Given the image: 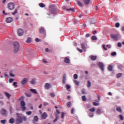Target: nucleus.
<instances>
[{"instance_id": "nucleus-1", "label": "nucleus", "mask_w": 124, "mask_h": 124, "mask_svg": "<svg viewBox=\"0 0 124 124\" xmlns=\"http://www.w3.org/2000/svg\"><path fill=\"white\" fill-rule=\"evenodd\" d=\"M13 47L14 53H18L20 49V44L18 42H15L13 44Z\"/></svg>"}, {"instance_id": "nucleus-2", "label": "nucleus", "mask_w": 124, "mask_h": 124, "mask_svg": "<svg viewBox=\"0 0 124 124\" xmlns=\"http://www.w3.org/2000/svg\"><path fill=\"white\" fill-rule=\"evenodd\" d=\"M17 118H16V123L17 124H21V123H23V118L22 117L20 116L19 113H16Z\"/></svg>"}, {"instance_id": "nucleus-3", "label": "nucleus", "mask_w": 124, "mask_h": 124, "mask_svg": "<svg viewBox=\"0 0 124 124\" xmlns=\"http://www.w3.org/2000/svg\"><path fill=\"white\" fill-rule=\"evenodd\" d=\"M81 42V46L82 49L83 50H86L87 49V43H86V40L82 39V41L80 42Z\"/></svg>"}, {"instance_id": "nucleus-4", "label": "nucleus", "mask_w": 124, "mask_h": 124, "mask_svg": "<svg viewBox=\"0 0 124 124\" xmlns=\"http://www.w3.org/2000/svg\"><path fill=\"white\" fill-rule=\"evenodd\" d=\"M15 8V5H14V3L10 2L8 4V8L10 10H13L14 8Z\"/></svg>"}, {"instance_id": "nucleus-5", "label": "nucleus", "mask_w": 124, "mask_h": 124, "mask_svg": "<svg viewBox=\"0 0 124 124\" xmlns=\"http://www.w3.org/2000/svg\"><path fill=\"white\" fill-rule=\"evenodd\" d=\"M20 105L21 106V108L23 111H25L26 110V103L24 101H21L20 102Z\"/></svg>"}, {"instance_id": "nucleus-6", "label": "nucleus", "mask_w": 124, "mask_h": 124, "mask_svg": "<svg viewBox=\"0 0 124 124\" xmlns=\"http://www.w3.org/2000/svg\"><path fill=\"white\" fill-rule=\"evenodd\" d=\"M17 34L18 36H22L24 34V31L22 29H19L17 30Z\"/></svg>"}, {"instance_id": "nucleus-7", "label": "nucleus", "mask_w": 124, "mask_h": 124, "mask_svg": "<svg viewBox=\"0 0 124 124\" xmlns=\"http://www.w3.org/2000/svg\"><path fill=\"white\" fill-rule=\"evenodd\" d=\"M49 8H50L52 14H56V8H55V6H54V5H51Z\"/></svg>"}, {"instance_id": "nucleus-8", "label": "nucleus", "mask_w": 124, "mask_h": 124, "mask_svg": "<svg viewBox=\"0 0 124 124\" xmlns=\"http://www.w3.org/2000/svg\"><path fill=\"white\" fill-rule=\"evenodd\" d=\"M110 36L111 37V38H113V39H114V40H118V38H119V34H111L110 35Z\"/></svg>"}, {"instance_id": "nucleus-9", "label": "nucleus", "mask_w": 124, "mask_h": 124, "mask_svg": "<svg viewBox=\"0 0 124 124\" xmlns=\"http://www.w3.org/2000/svg\"><path fill=\"white\" fill-rule=\"evenodd\" d=\"M13 18L11 17H7L5 19L6 23H11V22H13Z\"/></svg>"}, {"instance_id": "nucleus-10", "label": "nucleus", "mask_w": 124, "mask_h": 124, "mask_svg": "<svg viewBox=\"0 0 124 124\" xmlns=\"http://www.w3.org/2000/svg\"><path fill=\"white\" fill-rule=\"evenodd\" d=\"M63 9H64V11H72V12H74L75 11V10L73 8H69V9H66V7L63 6Z\"/></svg>"}, {"instance_id": "nucleus-11", "label": "nucleus", "mask_w": 124, "mask_h": 124, "mask_svg": "<svg viewBox=\"0 0 124 124\" xmlns=\"http://www.w3.org/2000/svg\"><path fill=\"white\" fill-rule=\"evenodd\" d=\"M98 65L99 66L100 68H101V70H102L103 71V70H104V66L103 65V63L100 62H98Z\"/></svg>"}, {"instance_id": "nucleus-12", "label": "nucleus", "mask_w": 124, "mask_h": 124, "mask_svg": "<svg viewBox=\"0 0 124 124\" xmlns=\"http://www.w3.org/2000/svg\"><path fill=\"white\" fill-rule=\"evenodd\" d=\"M28 78H24L23 80L21 81V83L22 85H25V84H27V83H28Z\"/></svg>"}, {"instance_id": "nucleus-13", "label": "nucleus", "mask_w": 124, "mask_h": 124, "mask_svg": "<svg viewBox=\"0 0 124 124\" xmlns=\"http://www.w3.org/2000/svg\"><path fill=\"white\" fill-rule=\"evenodd\" d=\"M64 62L65 63H70V60L67 57H65L64 59Z\"/></svg>"}, {"instance_id": "nucleus-14", "label": "nucleus", "mask_w": 124, "mask_h": 124, "mask_svg": "<svg viewBox=\"0 0 124 124\" xmlns=\"http://www.w3.org/2000/svg\"><path fill=\"white\" fill-rule=\"evenodd\" d=\"M47 117H48V115L47 114V113H46V112H44L42 115V119H43V120H45V119H46Z\"/></svg>"}, {"instance_id": "nucleus-15", "label": "nucleus", "mask_w": 124, "mask_h": 124, "mask_svg": "<svg viewBox=\"0 0 124 124\" xmlns=\"http://www.w3.org/2000/svg\"><path fill=\"white\" fill-rule=\"evenodd\" d=\"M90 60H92V61H95L97 57L96 56H94L93 55H91L89 57Z\"/></svg>"}, {"instance_id": "nucleus-16", "label": "nucleus", "mask_w": 124, "mask_h": 124, "mask_svg": "<svg viewBox=\"0 0 124 124\" xmlns=\"http://www.w3.org/2000/svg\"><path fill=\"white\" fill-rule=\"evenodd\" d=\"M0 113L3 116L5 115V114H6V110H5L4 108L2 109V110L0 111Z\"/></svg>"}, {"instance_id": "nucleus-17", "label": "nucleus", "mask_w": 124, "mask_h": 124, "mask_svg": "<svg viewBox=\"0 0 124 124\" xmlns=\"http://www.w3.org/2000/svg\"><path fill=\"white\" fill-rule=\"evenodd\" d=\"M51 87V85L50 84V83H46L45 85V88H46V90H48L49 89H50Z\"/></svg>"}, {"instance_id": "nucleus-18", "label": "nucleus", "mask_w": 124, "mask_h": 124, "mask_svg": "<svg viewBox=\"0 0 124 124\" xmlns=\"http://www.w3.org/2000/svg\"><path fill=\"white\" fill-rule=\"evenodd\" d=\"M83 2H84L85 4L87 5L88 4H90V1H91V0H83Z\"/></svg>"}, {"instance_id": "nucleus-19", "label": "nucleus", "mask_w": 124, "mask_h": 124, "mask_svg": "<svg viewBox=\"0 0 124 124\" xmlns=\"http://www.w3.org/2000/svg\"><path fill=\"white\" fill-rule=\"evenodd\" d=\"M89 23L91 25L92 24H94V23H95V20L93 19H91L89 20Z\"/></svg>"}, {"instance_id": "nucleus-20", "label": "nucleus", "mask_w": 124, "mask_h": 124, "mask_svg": "<svg viewBox=\"0 0 124 124\" xmlns=\"http://www.w3.org/2000/svg\"><path fill=\"white\" fill-rule=\"evenodd\" d=\"M65 87L67 91H68V92H70V85L67 84L65 85Z\"/></svg>"}, {"instance_id": "nucleus-21", "label": "nucleus", "mask_w": 124, "mask_h": 124, "mask_svg": "<svg viewBox=\"0 0 124 124\" xmlns=\"http://www.w3.org/2000/svg\"><path fill=\"white\" fill-rule=\"evenodd\" d=\"M4 94L6 95V96H7V97H8V99L10 98V97L11 96V95L7 92H5Z\"/></svg>"}, {"instance_id": "nucleus-22", "label": "nucleus", "mask_w": 124, "mask_h": 124, "mask_svg": "<svg viewBox=\"0 0 124 124\" xmlns=\"http://www.w3.org/2000/svg\"><path fill=\"white\" fill-rule=\"evenodd\" d=\"M27 43H31V38L28 37L26 40Z\"/></svg>"}, {"instance_id": "nucleus-23", "label": "nucleus", "mask_w": 124, "mask_h": 124, "mask_svg": "<svg viewBox=\"0 0 124 124\" xmlns=\"http://www.w3.org/2000/svg\"><path fill=\"white\" fill-rule=\"evenodd\" d=\"M9 75L10 77H15V75L12 74V71H10Z\"/></svg>"}, {"instance_id": "nucleus-24", "label": "nucleus", "mask_w": 124, "mask_h": 124, "mask_svg": "<svg viewBox=\"0 0 124 124\" xmlns=\"http://www.w3.org/2000/svg\"><path fill=\"white\" fill-rule=\"evenodd\" d=\"M30 91L32 93H37V92H36V90H35V89H30Z\"/></svg>"}, {"instance_id": "nucleus-25", "label": "nucleus", "mask_w": 124, "mask_h": 124, "mask_svg": "<svg viewBox=\"0 0 124 124\" xmlns=\"http://www.w3.org/2000/svg\"><path fill=\"white\" fill-rule=\"evenodd\" d=\"M25 94L27 96V97H31V93H26Z\"/></svg>"}, {"instance_id": "nucleus-26", "label": "nucleus", "mask_w": 124, "mask_h": 124, "mask_svg": "<svg viewBox=\"0 0 124 124\" xmlns=\"http://www.w3.org/2000/svg\"><path fill=\"white\" fill-rule=\"evenodd\" d=\"M34 122H38V116H35L34 117Z\"/></svg>"}, {"instance_id": "nucleus-27", "label": "nucleus", "mask_w": 124, "mask_h": 124, "mask_svg": "<svg viewBox=\"0 0 124 124\" xmlns=\"http://www.w3.org/2000/svg\"><path fill=\"white\" fill-rule=\"evenodd\" d=\"M10 124H14V119L13 118H11L9 120Z\"/></svg>"}, {"instance_id": "nucleus-28", "label": "nucleus", "mask_w": 124, "mask_h": 124, "mask_svg": "<svg viewBox=\"0 0 124 124\" xmlns=\"http://www.w3.org/2000/svg\"><path fill=\"white\" fill-rule=\"evenodd\" d=\"M31 84L32 85H34L35 84V79H33L30 82Z\"/></svg>"}, {"instance_id": "nucleus-29", "label": "nucleus", "mask_w": 124, "mask_h": 124, "mask_svg": "<svg viewBox=\"0 0 124 124\" xmlns=\"http://www.w3.org/2000/svg\"><path fill=\"white\" fill-rule=\"evenodd\" d=\"M116 110L117 111H118V112H120V113H122V108H121V107L117 108Z\"/></svg>"}, {"instance_id": "nucleus-30", "label": "nucleus", "mask_w": 124, "mask_h": 124, "mask_svg": "<svg viewBox=\"0 0 124 124\" xmlns=\"http://www.w3.org/2000/svg\"><path fill=\"white\" fill-rule=\"evenodd\" d=\"M108 69L109 71H112V69H113V66L112 65H109L108 67Z\"/></svg>"}, {"instance_id": "nucleus-31", "label": "nucleus", "mask_w": 124, "mask_h": 124, "mask_svg": "<svg viewBox=\"0 0 124 124\" xmlns=\"http://www.w3.org/2000/svg\"><path fill=\"white\" fill-rule=\"evenodd\" d=\"M18 13V10L17 9H15L14 12L12 13V15H15V14H17Z\"/></svg>"}, {"instance_id": "nucleus-32", "label": "nucleus", "mask_w": 124, "mask_h": 124, "mask_svg": "<svg viewBox=\"0 0 124 124\" xmlns=\"http://www.w3.org/2000/svg\"><path fill=\"white\" fill-rule=\"evenodd\" d=\"M39 31L40 33H43L44 32V29L43 28L39 29Z\"/></svg>"}, {"instance_id": "nucleus-33", "label": "nucleus", "mask_w": 124, "mask_h": 124, "mask_svg": "<svg viewBox=\"0 0 124 124\" xmlns=\"http://www.w3.org/2000/svg\"><path fill=\"white\" fill-rule=\"evenodd\" d=\"M82 99L83 101H86V100H87V98H86V96L85 95H83L82 96Z\"/></svg>"}, {"instance_id": "nucleus-34", "label": "nucleus", "mask_w": 124, "mask_h": 124, "mask_svg": "<svg viewBox=\"0 0 124 124\" xmlns=\"http://www.w3.org/2000/svg\"><path fill=\"white\" fill-rule=\"evenodd\" d=\"M122 75H123L122 74V73H119L116 75V77L117 78H120V77H121Z\"/></svg>"}, {"instance_id": "nucleus-35", "label": "nucleus", "mask_w": 124, "mask_h": 124, "mask_svg": "<svg viewBox=\"0 0 124 124\" xmlns=\"http://www.w3.org/2000/svg\"><path fill=\"white\" fill-rule=\"evenodd\" d=\"M78 4L79 6H83V4H82V2H81V1H78Z\"/></svg>"}, {"instance_id": "nucleus-36", "label": "nucleus", "mask_w": 124, "mask_h": 124, "mask_svg": "<svg viewBox=\"0 0 124 124\" xmlns=\"http://www.w3.org/2000/svg\"><path fill=\"white\" fill-rule=\"evenodd\" d=\"M96 112L97 113V114H100L101 113V110H100V109L98 108L97 109Z\"/></svg>"}, {"instance_id": "nucleus-37", "label": "nucleus", "mask_w": 124, "mask_h": 124, "mask_svg": "<svg viewBox=\"0 0 124 124\" xmlns=\"http://www.w3.org/2000/svg\"><path fill=\"white\" fill-rule=\"evenodd\" d=\"M14 81H15V79L13 78H10L9 80V83H12V82H14Z\"/></svg>"}, {"instance_id": "nucleus-38", "label": "nucleus", "mask_w": 124, "mask_h": 124, "mask_svg": "<svg viewBox=\"0 0 124 124\" xmlns=\"http://www.w3.org/2000/svg\"><path fill=\"white\" fill-rule=\"evenodd\" d=\"M92 40H96V39H97V38L95 36H93L92 37Z\"/></svg>"}, {"instance_id": "nucleus-39", "label": "nucleus", "mask_w": 124, "mask_h": 124, "mask_svg": "<svg viewBox=\"0 0 124 124\" xmlns=\"http://www.w3.org/2000/svg\"><path fill=\"white\" fill-rule=\"evenodd\" d=\"M39 6H40V7H45V5L44 4H43V3H41L39 4Z\"/></svg>"}, {"instance_id": "nucleus-40", "label": "nucleus", "mask_w": 124, "mask_h": 124, "mask_svg": "<svg viewBox=\"0 0 124 124\" xmlns=\"http://www.w3.org/2000/svg\"><path fill=\"white\" fill-rule=\"evenodd\" d=\"M87 87L88 88H90V87H91V81H90V80L88 81Z\"/></svg>"}, {"instance_id": "nucleus-41", "label": "nucleus", "mask_w": 124, "mask_h": 124, "mask_svg": "<svg viewBox=\"0 0 124 124\" xmlns=\"http://www.w3.org/2000/svg\"><path fill=\"white\" fill-rule=\"evenodd\" d=\"M17 82H13V86H14V87H18V85H17Z\"/></svg>"}, {"instance_id": "nucleus-42", "label": "nucleus", "mask_w": 124, "mask_h": 124, "mask_svg": "<svg viewBox=\"0 0 124 124\" xmlns=\"http://www.w3.org/2000/svg\"><path fill=\"white\" fill-rule=\"evenodd\" d=\"M89 111H90V112H94V111H95V109H94V108H90L89 109Z\"/></svg>"}, {"instance_id": "nucleus-43", "label": "nucleus", "mask_w": 124, "mask_h": 124, "mask_svg": "<svg viewBox=\"0 0 124 124\" xmlns=\"http://www.w3.org/2000/svg\"><path fill=\"white\" fill-rule=\"evenodd\" d=\"M93 105H94V106H98L99 104H98V103H97L95 102H93Z\"/></svg>"}, {"instance_id": "nucleus-44", "label": "nucleus", "mask_w": 124, "mask_h": 124, "mask_svg": "<svg viewBox=\"0 0 124 124\" xmlns=\"http://www.w3.org/2000/svg\"><path fill=\"white\" fill-rule=\"evenodd\" d=\"M74 78L75 79H77V78H78V75L77 74H74Z\"/></svg>"}, {"instance_id": "nucleus-45", "label": "nucleus", "mask_w": 124, "mask_h": 124, "mask_svg": "<svg viewBox=\"0 0 124 124\" xmlns=\"http://www.w3.org/2000/svg\"><path fill=\"white\" fill-rule=\"evenodd\" d=\"M50 95L51 96V97H54L55 93H50Z\"/></svg>"}, {"instance_id": "nucleus-46", "label": "nucleus", "mask_w": 124, "mask_h": 124, "mask_svg": "<svg viewBox=\"0 0 124 124\" xmlns=\"http://www.w3.org/2000/svg\"><path fill=\"white\" fill-rule=\"evenodd\" d=\"M0 123L1 124H4L6 123V120H1Z\"/></svg>"}, {"instance_id": "nucleus-47", "label": "nucleus", "mask_w": 124, "mask_h": 124, "mask_svg": "<svg viewBox=\"0 0 124 124\" xmlns=\"http://www.w3.org/2000/svg\"><path fill=\"white\" fill-rule=\"evenodd\" d=\"M75 83L77 86H79V82L77 80H75Z\"/></svg>"}, {"instance_id": "nucleus-48", "label": "nucleus", "mask_w": 124, "mask_h": 124, "mask_svg": "<svg viewBox=\"0 0 124 124\" xmlns=\"http://www.w3.org/2000/svg\"><path fill=\"white\" fill-rule=\"evenodd\" d=\"M65 75H64L63 76V80H62V82L64 84V83H65V81H64V80H66V78H65Z\"/></svg>"}, {"instance_id": "nucleus-49", "label": "nucleus", "mask_w": 124, "mask_h": 124, "mask_svg": "<svg viewBox=\"0 0 124 124\" xmlns=\"http://www.w3.org/2000/svg\"><path fill=\"white\" fill-rule=\"evenodd\" d=\"M115 27L116 28H119V27H120V23H117L115 24Z\"/></svg>"}, {"instance_id": "nucleus-50", "label": "nucleus", "mask_w": 124, "mask_h": 124, "mask_svg": "<svg viewBox=\"0 0 124 124\" xmlns=\"http://www.w3.org/2000/svg\"><path fill=\"white\" fill-rule=\"evenodd\" d=\"M26 114H27V115H31V111H27L26 112Z\"/></svg>"}, {"instance_id": "nucleus-51", "label": "nucleus", "mask_w": 124, "mask_h": 124, "mask_svg": "<svg viewBox=\"0 0 124 124\" xmlns=\"http://www.w3.org/2000/svg\"><path fill=\"white\" fill-rule=\"evenodd\" d=\"M117 55V52H113L111 53V56H116Z\"/></svg>"}, {"instance_id": "nucleus-52", "label": "nucleus", "mask_w": 124, "mask_h": 124, "mask_svg": "<svg viewBox=\"0 0 124 124\" xmlns=\"http://www.w3.org/2000/svg\"><path fill=\"white\" fill-rule=\"evenodd\" d=\"M119 118L121 119V121H123L124 120V117H123V115H120Z\"/></svg>"}, {"instance_id": "nucleus-53", "label": "nucleus", "mask_w": 124, "mask_h": 124, "mask_svg": "<svg viewBox=\"0 0 124 124\" xmlns=\"http://www.w3.org/2000/svg\"><path fill=\"white\" fill-rule=\"evenodd\" d=\"M78 52H79V53H83V50L80 48H78Z\"/></svg>"}, {"instance_id": "nucleus-54", "label": "nucleus", "mask_w": 124, "mask_h": 124, "mask_svg": "<svg viewBox=\"0 0 124 124\" xmlns=\"http://www.w3.org/2000/svg\"><path fill=\"white\" fill-rule=\"evenodd\" d=\"M89 117H90V118H93V114L92 113H89Z\"/></svg>"}, {"instance_id": "nucleus-55", "label": "nucleus", "mask_w": 124, "mask_h": 124, "mask_svg": "<svg viewBox=\"0 0 124 124\" xmlns=\"http://www.w3.org/2000/svg\"><path fill=\"white\" fill-rule=\"evenodd\" d=\"M71 104V103H70V102H68L67 104V106L68 107H70Z\"/></svg>"}, {"instance_id": "nucleus-56", "label": "nucleus", "mask_w": 124, "mask_h": 124, "mask_svg": "<svg viewBox=\"0 0 124 124\" xmlns=\"http://www.w3.org/2000/svg\"><path fill=\"white\" fill-rule=\"evenodd\" d=\"M103 48L104 49V50H106V51H107V48L105 47V45H103Z\"/></svg>"}, {"instance_id": "nucleus-57", "label": "nucleus", "mask_w": 124, "mask_h": 124, "mask_svg": "<svg viewBox=\"0 0 124 124\" xmlns=\"http://www.w3.org/2000/svg\"><path fill=\"white\" fill-rule=\"evenodd\" d=\"M118 47H121L122 46V43H118L117 45Z\"/></svg>"}, {"instance_id": "nucleus-58", "label": "nucleus", "mask_w": 124, "mask_h": 124, "mask_svg": "<svg viewBox=\"0 0 124 124\" xmlns=\"http://www.w3.org/2000/svg\"><path fill=\"white\" fill-rule=\"evenodd\" d=\"M40 41H41L40 39H39L37 38L35 39L36 42H39Z\"/></svg>"}, {"instance_id": "nucleus-59", "label": "nucleus", "mask_w": 124, "mask_h": 124, "mask_svg": "<svg viewBox=\"0 0 124 124\" xmlns=\"http://www.w3.org/2000/svg\"><path fill=\"white\" fill-rule=\"evenodd\" d=\"M71 113L72 114H74V108H72V109H71Z\"/></svg>"}, {"instance_id": "nucleus-60", "label": "nucleus", "mask_w": 124, "mask_h": 124, "mask_svg": "<svg viewBox=\"0 0 124 124\" xmlns=\"http://www.w3.org/2000/svg\"><path fill=\"white\" fill-rule=\"evenodd\" d=\"M90 35H91V34H89V33H88V34H87L86 35H85V37H90Z\"/></svg>"}, {"instance_id": "nucleus-61", "label": "nucleus", "mask_w": 124, "mask_h": 124, "mask_svg": "<svg viewBox=\"0 0 124 124\" xmlns=\"http://www.w3.org/2000/svg\"><path fill=\"white\" fill-rule=\"evenodd\" d=\"M74 24H78V21H77V20H74Z\"/></svg>"}, {"instance_id": "nucleus-62", "label": "nucleus", "mask_w": 124, "mask_h": 124, "mask_svg": "<svg viewBox=\"0 0 124 124\" xmlns=\"http://www.w3.org/2000/svg\"><path fill=\"white\" fill-rule=\"evenodd\" d=\"M5 77H8V75H7V74H6V73H5L4 74Z\"/></svg>"}, {"instance_id": "nucleus-63", "label": "nucleus", "mask_w": 124, "mask_h": 124, "mask_svg": "<svg viewBox=\"0 0 124 124\" xmlns=\"http://www.w3.org/2000/svg\"><path fill=\"white\" fill-rule=\"evenodd\" d=\"M2 13H3V14H4L5 15H7V13H5V11H3Z\"/></svg>"}, {"instance_id": "nucleus-64", "label": "nucleus", "mask_w": 124, "mask_h": 124, "mask_svg": "<svg viewBox=\"0 0 124 124\" xmlns=\"http://www.w3.org/2000/svg\"><path fill=\"white\" fill-rule=\"evenodd\" d=\"M96 32H97L96 31H93V33L94 35L95 34V33H96Z\"/></svg>"}]
</instances>
